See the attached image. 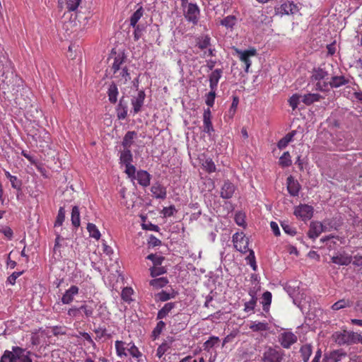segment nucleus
<instances>
[{
    "label": "nucleus",
    "instance_id": "nucleus-35",
    "mask_svg": "<svg viewBox=\"0 0 362 362\" xmlns=\"http://www.w3.org/2000/svg\"><path fill=\"white\" fill-rule=\"evenodd\" d=\"M322 96L318 93H308L302 96V101L307 105H310L314 102L319 101Z\"/></svg>",
    "mask_w": 362,
    "mask_h": 362
},
{
    "label": "nucleus",
    "instance_id": "nucleus-7",
    "mask_svg": "<svg viewBox=\"0 0 362 362\" xmlns=\"http://www.w3.org/2000/svg\"><path fill=\"white\" fill-rule=\"evenodd\" d=\"M283 353L276 349L269 347L263 354V362H281L283 359Z\"/></svg>",
    "mask_w": 362,
    "mask_h": 362
},
{
    "label": "nucleus",
    "instance_id": "nucleus-56",
    "mask_svg": "<svg viewBox=\"0 0 362 362\" xmlns=\"http://www.w3.org/2000/svg\"><path fill=\"white\" fill-rule=\"evenodd\" d=\"M165 327V323L162 320H160L157 323L156 327L153 330V335L155 337V338L160 334V333L163 332Z\"/></svg>",
    "mask_w": 362,
    "mask_h": 362
},
{
    "label": "nucleus",
    "instance_id": "nucleus-16",
    "mask_svg": "<svg viewBox=\"0 0 362 362\" xmlns=\"http://www.w3.org/2000/svg\"><path fill=\"white\" fill-rule=\"evenodd\" d=\"M286 185L287 190L291 196L296 197L298 195L299 191L300 189V185L298 180H295L292 175H290L287 177Z\"/></svg>",
    "mask_w": 362,
    "mask_h": 362
},
{
    "label": "nucleus",
    "instance_id": "nucleus-43",
    "mask_svg": "<svg viewBox=\"0 0 362 362\" xmlns=\"http://www.w3.org/2000/svg\"><path fill=\"white\" fill-rule=\"evenodd\" d=\"M0 362H22L19 358L13 357L10 351H5L1 357Z\"/></svg>",
    "mask_w": 362,
    "mask_h": 362
},
{
    "label": "nucleus",
    "instance_id": "nucleus-3",
    "mask_svg": "<svg viewBox=\"0 0 362 362\" xmlns=\"http://www.w3.org/2000/svg\"><path fill=\"white\" fill-rule=\"evenodd\" d=\"M335 342L339 345L352 344L358 342L359 334L354 332L344 330L333 334Z\"/></svg>",
    "mask_w": 362,
    "mask_h": 362
},
{
    "label": "nucleus",
    "instance_id": "nucleus-49",
    "mask_svg": "<svg viewBox=\"0 0 362 362\" xmlns=\"http://www.w3.org/2000/svg\"><path fill=\"white\" fill-rule=\"evenodd\" d=\"M127 350L133 357L138 358L141 356V354L139 351L138 348L133 343H129L127 344Z\"/></svg>",
    "mask_w": 362,
    "mask_h": 362
},
{
    "label": "nucleus",
    "instance_id": "nucleus-17",
    "mask_svg": "<svg viewBox=\"0 0 362 362\" xmlns=\"http://www.w3.org/2000/svg\"><path fill=\"white\" fill-rule=\"evenodd\" d=\"M117 71V73H113V77L117 80V83L120 85L126 84L131 79L130 73L127 66H124L122 69Z\"/></svg>",
    "mask_w": 362,
    "mask_h": 362
},
{
    "label": "nucleus",
    "instance_id": "nucleus-60",
    "mask_svg": "<svg viewBox=\"0 0 362 362\" xmlns=\"http://www.w3.org/2000/svg\"><path fill=\"white\" fill-rule=\"evenodd\" d=\"M124 165L126 168L125 173H127V175L131 178H135L136 168L131 163L126 164Z\"/></svg>",
    "mask_w": 362,
    "mask_h": 362
},
{
    "label": "nucleus",
    "instance_id": "nucleus-53",
    "mask_svg": "<svg viewBox=\"0 0 362 362\" xmlns=\"http://www.w3.org/2000/svg\"><path fill=\"white\" fill-rule=\"evenodd\" d=\"M216 90L211 89V91L206 95L205 103L209 107H213L216 98Z\"/></svg>",
    "mask_w": 362,
    "mask_h": 362
},
{
    "label": "nucleus",
    "instance_id": "nucleus-62",
    "mask_svg": "<svg viewBox=\"0 0 362 362\" xmlns=\"http://www.w3.org/2000/svg\"><path fill=\"white\" fill-rule=\"evenodd\" d=\"M257 299L251 298L249 301L245 303L244 310L246 312L252 311L255 309Z\"/></svg>",
    "mask_w": 362,
    "mask_h": 362
},
{
    "label": "nucleus",
    "instance_id": "nucleus-42",
    "mask_svg": "<svg viewBox=\"0 0 362 362\" xmlns=\"http://www.w3.org/2000/svg\"><path fill=\"white\" fill-rule=\"evenodd\" d=\"M176 292H173L172 293H169L165 291H162L160 293L156 295V298H158L159 300L162 302L167 301L171 298H174L176 296Z\"/></svg>",
    "mask_w": 362,
    "mask_h": 362
},
{
    "label": "nucleus",
    "instance_id": "nucleus-30",
    "mask_svg": "<svg viewBox=\"0 0 362 362\" xmlns=\"http://www.w3.org/2000/svg\"><path fill=\"white\" fill-rule=\"evenodd\" d=\"M176 305V303H167L164 305V306L158 312L157 314V319L161 320L165 318L170 312L171 310L175 308Z\"/></svg>",
    "mask_w": 362,
    "mask_h": 362
},
{
    "label": "nucleus",
    "instance_id": "nucleus-15",
    "mask_svg": "<svg viewBox=\"0 0 362 362\" xmlns=\"http://www.w3.org/2000/svg\"><path fill=\"white\" fill-rule=\"evenodd\" d=\"M296 10V6L289 1L285 2L280 6L275 7V13L277 15H288L293 14Z\"/></svg>",
    "mask_w": 362,
    "mask_h": 362
},
{
    "label": "nucleus",
    "instance_id": "nucleus-59",
    "mask_svg": "<svg viewBox=\"0 0 362 362\" xmlns=\"http://www.w3.org/2000/svg\"><path fill=\"white\" fill-rule=\"evenodd\" d=\"M250 328L253 331H265L267 329L268 326L267 323L265 322H255L252 325H251Z\"/></svg>",
    "mask_w": 362,
    "mask_h": 362
},
{
    "label": "nucleus",
    "instance_id": "nucleus-20",
    "mask_svg": "<svg viewBox=\"0 0 362 362\" xmlns=\"http://www.w3.org/2000/svg\"><path fill=\"white\" fill-rule=\"evenodd\" d=\"M25 351L24 349L20 346H13L12 351H10V352H11L13 357L21 359L22 362H33L29 356L30 352L28 351L27 354H24Z\"/></svg>",
    "mask_w": 362,
    "mask_h": 362
},
{
    "label": "nucleus",
    "instance_id": "nucleus-26",
    "mask_svg": "<svg viewBox=\"0 0 362 362\" xmlns=\"http://www.w3.org/2000/svg\"><path fill=\"white\" fill-rule=\"evenodd\" d=\"M222 69H216L209 75V86L211 89H216L219 79L222 76Z\"/></svg>",
    "mask_w": 362,
    "mask_h": 362
},
{
    "label": "nucleus",
    "instance_id": "nucleus-32",
    "mask_svg": "<svg viewBox=\"0 0 362 362\" xmlns=\"http://www.w3.org/2000/svg\"><path fill=\"white\" fill-rule=\"evenodd\" d=\"M300 353L303 362H308L313 353V346L309 344H304L300 347Z\"/></svg>",
    "mask_w": 362,
    "mask_h": 362
},
{
    "label": "nucleus",
    "instance_id": "nucleus-63",
    "mask_svg": "<svg viewBox=\"0 0 362 362\" xmlns=\"http://www.w3.org/2000/svg\"><path fill=\"white\" fill-rule=\"evenodd\" d=\"M175 212H176V209L175 206L172 205L169 207H165L162 213L165 217H170L174 215Z\"/></svg>",
    "mask_w": 362,
    "mask_h": 362
},
{
    "label": "nucleus",
    "instance_id": "nucleus-19",
    "mask_svg": "<svg viewBox=\"0 0 362 362\" xmlns=\"http://www.w3.org/2000/svg\"><path fill=\"white\" fill-rule=\"evenodd\" d=\"M203 131L209 135L214 132L211 123V112L209 108L205 110L203 114Z\"/></svg>",
    "mask_w": 362,
    "mask_h": 362
},
{
    "label": "nucleus",
    "instance_id": "nucleus-4",
    "mask_svg": "<svg viewBox=\"0 0 362 362\" xmlns=\"http://www.w3.org/2000/svg\"><path fill=\"white\" fill-rule=\"evenodd\" d=\"M235 54L239 57L240 60L245 64V72H248V69L251 66V57H255L257 55V49L255 48H251L247 50H241L236 47H233Z\"/></svg>",
    "mask_w": 362,
    "mask_h": 362
},
{
    "label": "nucleus",
    "instance_id": "nucleus-61",
    "mask_svg": "<svg viewBox=\"0 0 362 362\" xmlns=\"http://www.w3.org/2000/svg\"><path fill=\"white\" fill-rule=\"evenodd\" d=\"M204 166L206 168V171L209 173L215 172L216 170V165L214 164L211 159L206 160Z\"/></svg>",
    "mask_w": 362,
    "mask_h": 362
},
{
    "label": "nucleus",
    "instance_id": "nucleus-24",
    "mask_svg": "<svg viewBox=\"0 0 362 362\" xmlns=\"http://www.w3.org/2000/svg\"><path fill=\"white\" fill-rule=\"evenodd\" d=\"M151 192L153 196L156 199H164L166 197V189L159 183H156L152 185Z\"/></svg>",
    "mask_w": 362,
    "mask_h": 362
},
{
    "label": "nucleus",
    "instance_id": "nucleus-31",
    "mask_svg": "<svg viewBox=\"0 0 362 362\" xmlns=\"http://www.w3.org/2000/svg\"><path fill=\"white\" fill-rule=\"evenodd\" d=\"M296 134V131L293 130L288 134H287L284 137L279 140L277 144V146L279 149L285 148L289 142L293 140V136Z\"/></svg>",
    "mask_w": 362,
    "mask_h": 362
},
{
    "label": "nucleus",
    "instance_id": "nucleus-33",
    "mask_svg": "<svg viewBox=\"0 0 362 362\" xmlns=\"http://www.w3.org/2000/svg\"><path fill=\"white\" fill-rule=\"evenodd\" d=\"M136 133L134 131L127 132L124 135L122 141V146L124 148L130 149L132 144H133V141L134 137L136 136Z\"/></svg>",
    "mask_w": 362,
    "mask_h": 362
},
{
    "label": "nucleus",
    "instance_id": "nucleus-36",
    "mask_svg": "<svg viewBox=\"0 0 362 362\" xmlns=\"http://www.w3.org/2000/svg\"><path fill=\"white\" fill-rule=\"evenodd\" d=\"M168 282L169 281L166 277H160L151 280L149 284L154 288L158 289L165 286Z\"/></svg>",
    "mask_w": 362,
    "mask_h": 362
},
{
    "label": "nucleus",
    "instance_id": "nucleus-10",
    "mask_svg": "<svg viewBox=\"0 0 362 362\" xmlns=\"http://www.w3.org/2000/svg\"><path fill=\"white\" fill-rule=\"evenodd\" d=\"M297 337L292 332H284L279 335V341L285 349H289L297 341Z\"/></svg>",
    "mask_w": 362,
    "mask_h": 362
},
{
    "label": "nucleus",
    "instance_id": "nucleus-45",
    "mask_svg": "<svg viewBox=\"0 0 362 362\" xmlns=\"http://www.w3.org/2000/svg\"><path fill=\"white\" fill-rule=\"evenodd\" d=\"M272 293L269 291H266L262 295V304H263V310L267 311L269 310V307L272 303Z\"/></svg>",
    "mask_w": 362,
    "mask_h": 362
},
{
    "label": "nucleus",
    "instance_id": "nucleus-46",
    "mask_svg": "<svg viewBox=\"0 0 362 362\" xmlns=\"http://www.w3.org/2000/svg\"><path fill=\"white\" fill-rule=\"evenodd\" d=\"M146 259L152 261L153 267L160 266L164 260V257L158 256L156 254H150L146 257Z\"/></svg>",
    "mask_w": 362,
    "mask_h": 362
},
{
    "label": "nucleus",
    "instance_id": "nucleus-55",
    "mask_svg": "<svg viewBox=\"0 0 362 362\" xmlns=\"http://www.w3.org/2000/svg\"><path fill=\"white\" fill-rule=\"evenodd\" d=\"M302 98L301 95H299L298 94H293L288 100V103L290 106L292 107L293 110H295L297 108L298 105L299 103L300 99Z\"/></svg>",
    "mask_w": 362,
    "mask_h": 362
},
{
    "label": "nucleus",
    "instance_id": "nucleus-58",
    "mask_svg": "<svg viewBox=\"0 0 362 362\" xmlns=\"http://www.w3.org/2000/svg\"><path fill=\"white\" fill-rule=\"evenodd\" d=\"M81 3V0H67L66 8L69 11L76 10Z\"/></svg>",
    "mask_w": 362,
    "mask_h": 362
},
{
    "label": "nucleus",
    "instance_id": "nucleus-12",
    "mask_svg": "<svg viewBox=\"0 0 362 362\" xmlns=\"http://www.w3.org/2000/svg\"><path fill=\"white\" fill-rule=\"evenodd\" d=\"M324 231L325 227L322 223L312 221L307 234L310 239L315 240Z\"/></svg>",
    "mask_w": 362,
    "mask_h": 362
},
{
    "label": "nucleus",
    "instance_id": "nucleus-54",
    "mask_svg": "<svg viewBox=\"0 0 362 362\" xmlns=\"http://www.w3.org/2000/svg\"><path fill=\"white\" fill-rule=\"evenodd\" d=\"M281 226L282 229L286 234H288L292 236L296 235V228H293V226H291V225H289L288 223L282 222Z\"/></svg>",
    "mask_w": 362,
    "mask_h": 362
},
{
    "label": "nucleus",
    "instance_id": "nucleus-9",
    "mask_svg": "<svg viewBox=\"0 0 362 362\" xmlns=\"http://www.w3.org/2000/svg\"><path fill=\"white\" fill-rule=\"evenodd\" d=\"M294 214L303 220H308L313 217V208L308 204H300L295 209Z\"/></svg>",
    "mask_w": 362,
    "mask_h": 362
},
{
    "label": "nucleus",
    "instance_id": "nucleus-2",
    "mask_svg": "<svg viewBox=\"0 0 362 362\" xmlns=\"http://www.w3.org/2000/svg\"><path fill=\"white\" fill-rule=\"evenodd\" d=\"M14 74L9 63L0 61V88L6 90L13 82Z\"/></svg>",
    "mask_w": 362,
    "mask_h": 362
},
{
    "label": "nucleus",
    "instance_id": "nucleus-50",
    "mask_svg": "<svg viewBox=\"0 0 362 362\" xmlns=\"http://www.w3.org/2000/svg\"><path fill=\"white\" fill-rule=\"evenodd\" d=\"M9 181L11 182V187L13 189H16L18 192H21L23 182L21 179L13 175V177H11Z\"/></svg>",
    "mask_w": 362,
    "mask_h": 362
},
{
    "label": "nucleus",
    "instance_id": "nucleus-39",
    "mask_svg": "<svg viewBox=\"0 0 362 362\" xmlns=\"http://www.w3.org/2000/svg\"><path fill=\"white\" fill-rule=\"evenodd\" d=\"M279 163L283 168L288 167L292 164L291 156L288 151H286L283 153L279 158Z\"/></svg>",
    "mask_w": 362,
    "mask_h": 362
},
{
    "label": "nucleus",
    "instance_id": "nucleus-52",
    "mask_svg": "<svg viewBox=\"0 0 362 362\" xmlns=\"http://www.w3.org/2000/svg\"><path fill=\"white\" fill-rule=\"evenodd\" d=\"M115 348L117 354L119 356H127L125 352L127 346H124V343L122 341H116Z\"/></svg>",
    "mask_w": 362,
    "mask_h": 362
},
{
    "label": "nucleus",
    "instance_id": "nucleus-8",
    "mask_svg": "<svg viewBox=\"0 0 362 362\" xmlns=\"http://www.w3.org/2000/svg\"><path fill=\"white\" fill-rule=\"evenodd\" d=\"M199 8L196 4L189 3L187 4L185 11V17L194 25L197 24L199 16Z\"/></svg>",
    "mask_w": 362,
    "mask_h": 362
},
{
    "label": "nucleus",
    "instance_id": "nucleus-29",
    "mask_svg": "<svg viewBox=\"0 0 362 362\" xmlns=\"http://www.w3.org/2000/svg\"><path fill=\"white\" fill-rule=\"evenodd\" d=\"M238 22L237 18L233 15L228 16L220 21V24L227 30L232 31Z\"/></svg>",
    "mask_w": 362,
    "mask_h": 362
},
{
    "label": "nucleus",
    "instance_id": "nucleus-13",
    "mask_svg": "<svg viewBox=\"0 0 362 362\" xmlns=\"http://www.w3.org/2000/svg\"><path fill=\"white\" fill-rule=\"evenodd\" d=\"M145 98V92L144 90H139L137 95L132 98L131 103L134 114H137L141 110Z\"/></svg>",
    "mask_w": 362,
    "mask_h": 362
},
{
    "label": "nucleus",
    "instance_id": "nucleus-57",
    "mask_svg": "<svg viewBox=\"0 0 362 362\" xmlns=\"http://www.w3.org/2000/svg\"><path fill=\"white\" fill-rule=\"evenodd\" d=\"M249 251H250V254L247 256V259L249 261L248 263L250 265V267L252 268V269L254 271H256L257 269V266L256 264L255 252L252 250H250Z\"/></svg>",
    "mask_w": 362,
    "mask_h": 362
},
{
    "label": "nucleus",
    "instance_id": "nucleus-34",
    "mask_svg": "<svg viewBox=\"0 0 362 362\" xmlns=\"http://www.w3.org/2000/svg\"><path fill=\"white\" fill-rule=\"evenodd\" d=\"M119 160L120 163L124 165L130 164L133 160V156L130 149L124 148L120 153Z\"/></svg>",
    "mask_w": 362,
    "mask_h": 362
},
{
    "label": "nucleus",
    "instance_id": "nucleus-44",
    "mask_svg": "<svg viewBox=\"0 0 362 362\" xmlns=\"http://www.w3.org/2000/svg\"><path fill=\"white\" fill-rule=\"evenodd\" d=\"M150 274L152 277H156L160 275L164 274L167 272V269L164 267L156 266L149 269Z\"/></svg>",
    "mask_w": 362,
    "mask_h": 362
},
{
    "label": "nucleus",
    "instance_id": "nucleus-28",
    "mask_svg": "<svg viewBox=\"0 0 362 362\" xmlns=\"http://www.w3.org/2000/svg\"><path fill=\"white\" fill-rule=\"evenodd\" d=\"M135 178H136L139 184L143 187H147L150 184L151 175L146 170L138 171Z\"/></svg>",
    "mask_w": 362,
    "mask_h": 362
},
{
    "label": "nucleus",
    "instance_id": "nucleus-48",
    "mask_svg": "<svg viewBox=\"0 0 362 362\" xmlns=\"http://www.w3.org/2000/svg\"><path fill=\"white\" fill-rule=\"evenodd\" d=\"M133 294V290L130 287H125L122 289L121 297L125 302H130L132 300L131 296Z\"/></svg>",
    "mask_w": 362,
    "mask_h": 362
},
{
    "label": "nucleus",
    "instance_id": "nucleus-38",
    "mask_svg": "<svg viewBox=\"0 0 362 362\" xmlns=\"http://www.w3.org/2000/svg\"><path fill=\"white\" fill-rule=\"evenodd\" d=\"M144 13L143 8L141 6L130 17V25L132 27H136L138 21L142 17Z\"/></svg>",
    "mask_w": 362,
    "mask_h": 362
},
{
    "label": "nucleus",
    "instance_id": "nucleus-37",
    "mask_svg": "<svg viewBox=\"0 0 362 362\" xmlns=\"http://www.w3.org/2000/svg\"><path fill=\"white\" fill-rule=\"evenodd\" d=\"M71 221L72 225L75 228H78L80 226V223H81L80 211H79V209L77 206H74L72 208Z\"/></svg>",
    "mask_w": 362,
    "mask_h": 362
},
{
    "label": "nucleus",
    "instance_id": "nucleus-21",
    "mask_svg": "<svg viewBox=\"0 0 362 362\" xmlns=\"http://www.w3.org/2000/svg\"><path fill=\"white\" fill-rule=\"evenodd\" d=\"M328 76L329 74L327 71L324 68L318 67L313 70L311 79L313 81H317V83L323 82L328 79Z\"/></svg>",
    "mask_w": 362,
    "mask_h": 362
},
{
    "label": "nucleus",
    "instance_id": "nucleus-18",
    "mask_svg": "<svg viewBox=\"0 0 362 362\" xmlns=\"http://www.w3.org/2000/svg\"><path fill=\"white\" fill-rule=\"evenodd\" d=\"M117 117L119 119H124L127 116L128 105L124 96H122L119 101L116 108Z\"/></svg>",
    "mask_w": 362,
    "mask_h": 362
},
{
    "label": "nucleus",
    "instance_id": "nucleus-51",
    "mask_svg": "<svg viewBox=\"0 0 362 362\" xmlns=\"http://www.w3.org/2000/svg\"><path fill=\"white\" fill-rule=\"evenodd\" d=\"M219 341L218 337H211L207 341L204 343V349L209 350L214 347Z\"/></svg>",
    "mask_w": 362,
    "mask_h": 362
},
{
    "label": "nucleus",
    "instance_id": "nucleus-23",
    "mask_svg": "<svg viewBox=\"0 0 362 362\" xmlns=\"http://www.w3.org/2000/svg\"><path fill=\"white\" fill-rule=\"evenodd\" d=\"M235 190V185L229 181H226L221 187V197L223 199H230L233 197Z\"/></svg>",
    "mask_w": 362,
    "mask_h": 362
},
{
    "label": "nucleus",
    "instance_id": "nucleus-40",
    "mask_svg": "<svg viewBox=\"0 0 362 362\" xmlns=\"http://www.w3.org/2000/svg\"><path fill=\"white\" fill-rule=\"evenodd\" d=\"M351 305V302L350 300L343 298L334 303L332 305V309L333 310H339L344 308L350 307Z\"/></svg>",
    "mask_w": 362,
    "mask_h": 362
},
{
    "label": "nucleus",
    "instance_id": "nucleus-5",
    "mask_svg": "<svg viewBox=\"0 0 362 362\" xmlns=\"http://www.w3.org/2000/svg\"><path fill=\"white\" fill-rule=\"evenodd\" d=\"M82 311L86 317H90L93 315L94 309L90 305L86 303L81 305L80 307L73 306L68 310L67 315L72 317H82Z\"/></svg>",
    "mask_w": 362,
    "mask_h": 362
},
{
    "label": "nucleus",
    "instance_id": "nucleus-22",
    "mask_svg": "<svg viewBox=\"0 0 362 362\" xmlns=\"http://www.w3.org/2000/svg\"><path fill=\"white\" fill-rule=\"evenodd\" d=\"M351 257L345 252L338 253L331 258L332 262L338 265L347 266L351 262Z\"/></svg>",
    "mask_w": 362,
    "mask_h": 362
},
{
    "label": "nucleus",
    "instance_id": "nucleus-27",
    "mask_svg": "<svg viewBox=\"0 0 362 362\" xmlns=\"http://www.w3.org/2000/svg\"><path fill=\"white\" fill-rule=\"evenodd\" d=\"M107 94L108 100L111 104H115L117 102L119 91L115 82H112L108 87Z\"/></svg>",
    "mask_w": 362,
    "mask_h": 362
},
{
    "label": "nucleus",
    "instance_id": "nucleus-64",
    "mask_svg": "<svg viewBox=\"0 0 362 362\" xmlns=\"http://www.w3.org/2000/svg\"><path fill=\"white\" fill-rule=\"evenodd\" d=\"M234 218H235V223L238 226H243L245 225V214H243L241 212L236 213Z\"/></svg>",
    "mask_w": 362,
    "mask_h": 362
},
{
    "label": "nucleus",
    "instance_id": "nucleus-41",
    "mask_svg": "<svg viewBox=\"0 0 362 362\" xmlns=\"http://www.w3.org/2000/svg\"><path fill=\"white\" fill-rule=\"evenodd\" d=\"M87 230H88L89 235L91 238H93L96 240L100 239V233L95 224L91 223H88Z\"/></svg>",
    "mask_w": 362,
    "mask_h": 362
},
{
    "label": "nucleus",
    "instance_id": "nucleus-11",
    "mask_svg": "<svg viewBox=\"0 0 362 362\" xmlns=\"http://www.w3.org/2000/svg\"><path fill=\"white\" fill-rule=\"evenodd\" d=\"M78 293L79 288L77 286H71V287L66 290L63 294L61 298L62 303L65 305L71 304L74 301L75 296H77Z\"/></svg>",
    "mask_w": 362,
    "mask_h": 362
},
{
    "label": "nucleus",
    "instance_id": "nucleus-47",
    "mask_svg": "<svg viewBox=\"0 0 362 362\" xmlns=\"http://www.w3.org/2000/svg\"><path fill=\"white\" fill-rule=\"evenodd\" d=\"M65 219V209L64 207H60L57 216V218L54 223V226H61Z\"/></svg>",
    "mask_w": 362,
    "mask_h": 362
},
{
    "label": "nucleus",
    "instance_id": "nucleus-14",
    "mask_svg": "<svg viewBox=\"0 0 362 362\" xmlns=\"http://www.w3.org/2000/svg\"><path fill=\"white\" fill-rule=\"evenodd\" d=\"M346 357V353L342 349L335 350L325 355L322 362H339Z\"/></svg>",
    "mask_w": 362,
    "mask_h": 362
},
{
    "label": "nucleus",
    "instance_id": "nucleus-1",
    "mask_svg": "<svg viewBox=\"0 0 362 362\" xmlns=\"http://www.w3.org/2000/svg\"><path fill=\"white\" fill-rule=\"evenodd\" d=\"M351 83L350 77H346L344 76H334L331 78V80L328 82H318L315 85L316 90L320 91H326L329 90V88H337L342 86H345Z\"/></svg>",
    "mask_w": 362,
    "mask_h": 362
},
{
    "label": "nucleus",
    "instance_id": "nucleus-25",
    "mask_svg": "<svg viewBox=\"0 0 362 362\" xmlns=\"http://www.w3.org/2000/svg\"><path fill=\"white\" fill-rule=\"evenodd\" d=\"M126 60V57L124 53L119 54L114 58L113 64L111 66V70L112 73H117V71L122 69L124 67V64Z\"/></svg>",
    "mask_w": 362,
    "mask_h": 362
},
{
    "label": "nucleus",
    "instance_id": "nucleus-6",
    "mask_svg": "<svg viewBox=\"0 0 362 362\" xmlns=\"http://www.w3.org/2000/svg\"><path fill=\"white\" fill-rule=\"evenodd\" d=\"M233 242L235 248L242 252L246 253L248 250L249 239L247 238L243 232L235 233L233 235Z\"/></svg>",
    "mask_w": 362,
    "mask_h": 362
}]
</instances>
